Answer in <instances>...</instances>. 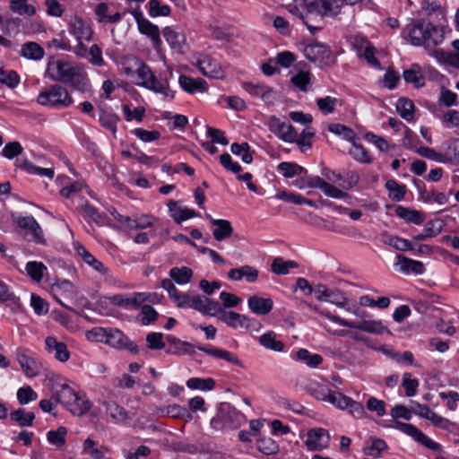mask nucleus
Instances as JSON below:
<instances>
[{
    "mask_svg": "<svg viewBox=\"0 0 459 459\" xmlns=\"http://www.w3.org/2000/svg\"><path fill=\"white\" fill-rule=\"evenodd\" d=\"M352 148L349 151V154L352 159L359 163L369 164L373 159L369 152L364 148L360 143H358L356 140L351 142Z\"/></svg>",
    "mask_w": 459,
    "mask_h": 459,
    "instance_id": "37998d69",
    "label": "nucleus"
},
{
    "mask_svg": "<svg viewBox=\"0 0 459 459\" xmlns=\"http://www.w3.org/2000/svg\"><path fill=\"white\" fill-rule=\"evenodd\" d=\"M403 77L406 82L412 83L417 89L425 85V78L421 73V67L418 64H412L411 68L404 70Z\"/></svg>",
    "mask_w": 459,
    "mask_h": 459,
    "instance_id": "473e14b6",
    "label": "nucleus"
},
{
    "mask_svg": "<svg viewBox=\"0 0 459 459\" xmlns=\"http://www.w3.org/2000/svg\"><path fill=\"white\" fill-rule=\"evenodd\" d=\"M443 160L459 165V138H450L442 143Z\"/></svg>",
    "mask_w": 459,
    "mask_h": 459,
    "instance_id": "a878e982",
    "label": "nucleus"
},
{
    "mask_svg": "<svg viewBox=\"0 0 459 459\" xmlns=\"http://www.w3.org/2000/svg\"><path fill=\"white\" fill-rule=\"evenodd\" d=\"M35 417L34 412H27L24 408H18L10 413L11 420L17 422L21 427H31Z\"/></svg>",
    "mask_w": 459,
    "mask_h": 459,
    "instance_id": "ea45409f",
    "label": "nucleus"
},
{
    "mask_svg": "<svg viewBox=\"0 0 459 459\" xmlns=\"http://www.w3.org/2000/svg\"><path fill=\"white\" fill-rule=\"evenodd\" d=\"M179 87L189 94H195L196 92L204 93L209 90L208 83L203 78H193L186 74H181L178 76Z\"/></svg>",
    "mask_w": 459,
    "mask_h": 459,
    "instance_id": "6ab92c4d",
    "label": "nucleus"
},
{
    "mask_svg": "<svg viewBox=\"0 0 459 459\" xmlns=\"http://www.w3.org/2000/svg\"><path fill=\"white\" fill-rule=\"evenodd\" d=\"M67 435V429L60 426L56 430H49L47 433V440L49 444L61 447L65 444V436Z\"/></svg>",
    "mask_w": 459,
    "mask_h": 459,
    "instance_id": "864d4df0",
    "label": "nucleus"
},
{
    "mask_svg": "<svg viewBox=\"0 0 459 459\" xmlns=\"http://www.w3.org/2000/svg\"><path fill=\"white\" fill-rule=\"evenodd\" d=\"M438 222V220H430L429 221L424 228L421 233L416 235L413 237V240L415 241H421L425 240L429 238L436 237L438 235L442 230V226L439 225L438 228H435V225Z\"/></svg>",
    "mask_w": 459,
    "mask_h": 459,
    "instance_id": "09e8293b",
    "label": "nucleus"
},
{
    "mask_svg": "<svg viewBox=\"0 0 459 459\" xmlns=\"http://www.w3.org/2000/svg\"><path fill=\"white\" fill-rule=\"evenodd\" d=\"M135 74L142 81L137 83L138 86L160 94L164 99L170 101L175 99L177 91L170 88L168 78H162L161 76L158 78L152 68L140 59L137 60Z\"/></svg>",
    "mask_w": 459,
    "mask_h": 459,
    "instance_id": "423d86ee",
    "label": "nucleus"
},
{
    "mask_svg": "<svg viewBox=\"0 0 459 459\" xmlns=\"http://www.w3.org/2000/svg\"><path fill=\"white\" fill-rule=\"evenodd\" d=\"M124 341H126V335L118 329H108L106 343L116 349H121Z\"/></svg>",
    "mask_w": 459,
    "mask_h": 459,
    "instance_id": "bf43d9fd",
    "label": "nucleus"
},
{
    "mask_svg": "<svg viewBox=\"0 0 459 459\" xmlns=\"http://www.w3.org/2000/svg\"><path fill=\"white\" fill-rule=\"evenodd\" d=\"M103 405L115 423H122L129 420L128 411L116 402H104Z\"/></svg>",
    "mask_w": 459,
    "mask_h": 459,
    "instance_id": "72a5a7b5",
    "label": "nucleus"
},
{
    "mask_svg": "<svg viewBox=\"0 0 459 459\" xmlns=\"http://www.w3.org/2000/svg\"><path fill=\"white\" fill-rule=\"evenodd\" d=\"M297 360L306 363L308 368H316L323 363V357L317 353H311L308 350L300 348L295 353Z\"/></svg>",
    "mask_w": 459,
    "mask_h": 459,
    "instance_id": "c9c22d12",
    "label": "nucleus"
},
{
    "mask_svg": "<svg viewBox=\"0 0 459 459\" xmlns=\"http://www.w3.org/2000/svg\"><path fill=\"white\" fill-rule=\"evenodd\" d=\"M277 170L286 178L295 176L307 175V169L302 166L290 161H282L278 164Z\"/></svg>",
    "mask_w": 459,
    "mask_h": 459,
    "instance_id": "e433bc0d",
    "label": "nucleus"
},
{
    "mask_svg": "<svg viewBox=\"0 0 459 459\" xmlns=\"http://www.w3.org/2000/svg\"><path fill=\"white\" fill-rule=\"evenodd\" d=\"M96 444L92 438H86L82 446L83 453L89 455L92 459H103L104 452L101 448L95 447Z\"/></svg>",
    "mask_w": 459,
    "mask_h": 459,
    "instance_id": "774afa93",
    "label": "nucleus"
},
{
    "mask_svg": "<svg viewBox=\"0 0 459 459\" xmlns=\"http://www.w3.org/2000/svg\"><path fill=\"white\" fill-rule=\"evenodd\" d=\"M140 316L141 324L149 325L158 319L159 314L151 305L142 304Z\"/></svg>",
    "mask_w": 459,
    "mask_h": 459,
    "instance_id": "052dcab7",
    "label": "nucleus"
},
{
    "mask_svg": "<svg viewBox=\"0 0 459 459\" xmlns=\"http://www.w3.org/2000/svg\"><path fill=\"white\" fill-rule=\"evenodd\" d=\"M45 50L37 42L28 41L22 46L21 56L27 59L40 60L44 57Z\"/></svg>",
    "mask_w": 459,
    "mask_h": 459,
    "instance_id": "f704fd0d",
    "label": "nucleus"
},
{
    "mask_svg": "<svg viewBox=\"0 0 459 459\" xmlns=\"http://www.w3.org/2000/svg\"><path fill=\"white\" fill-rule=\"evenodd\" d=\"M167 350L166 352L173 355H186L194 353V348L204 352L207 355L216 359H222L233 365L242 366L241 360L230 351L212 346L198 344L194 346L192 343L182 341L178 337L168 334L166 336Z\"/></svg>",
    "mask_w": 459,
    "mask_h": 459,
    "instance_id": "7ed1b4c3",
    "label": "nucleus"
},
{
    "mask_svg": "<svg viewBox=\"0 0 459 459\" xmlns=\"http://www.w3.org/2000/svg\"><path fill=\"white\" fill-rule=\"evenodd\" d=\"M241 86L250 96L260 98L267 105H273L277 100V92L267 84L244 82Z\"/></svg>",
    "mask_w": 459,
    "mask_h": 459,
    "instance_id": "ddd939ff",
    "label": "nucleus"
},
{
    "mask_svg": "<svg viewBox=\"0 0 459 459\" xmlns=\"http://www.w3.org/2000/svg\"><path fill=\"white\" fill-rule=\"evenodd\" d=\"M10 9L20 15L32 16L36 13L33 5L28 4V0H11Z\"/></svg>",
    "mask_w": 459,
    "mask_h": 459,
    "instance_id": "3c124183",
    "label": "nucleus"
},
{
    "mask_svg": "<svg viewBox=\"0 0 459 459\" xmlns=\"http://www.w3.org/2000/svg\"><path fill=\"white\" fill-rule=\"evenodd\" d=\"M137 28L141 34L145 35L151 39L154 48L160 47V30L156 24L146 19L145 21H142V23H140Z\"/></svg>",
    "mask_w": 459,
    "mask_h": 459,
    "instance_id": "cd10ccee",
    "label": "nucleus"
},
{
    "mask_svg": "<svg viewBox=\"0 0 459 459\" xmlns=\"http://www.w3.org/2000/svg\"><path fill=\"white\" fill-rule=\"evenodd\" d=\"M396 259L395 266H399L398 271L405 275H421L426 271L424 264L420 261L413 260L403 255H397Z\"/></svg>",
    "mask_w": 459,
    "mask_h": 459,
    "instance_id": "aec40b11",
    "label": "nucleus"
},
{
    "mask_svg": "<svg viewBox=\"0 0 459 459\" xmlns=\"http://www.w3.org/2000/svg\"><path fill=\"white\" fill-rule=\"evenodd\" d=\"M147 299L143 294L133 292L130 294H116L110 298L113 305L126 309H138Z\"/></svg>",
    "mask_w": 459,
    "mask_h": 459,
    "instance_id": "f3484780",
    "label": "nucleus"
},
{
    "mask_svg": "<svg viewBox=\"0 0 459 459\" xmlns=\"http://www.w3.org/2000/svg\"><path fill=\"white\" fill-rule=\"evenodd\" d=\"M0 303L4 304L13 311H17L22 307L19 297L11 290L10 286L0 280Z\"/></svg>",
    "mask_w": 459,
    "mask_h": 459,
    "instance_id": "bb28decb",
    "label": "nucleus"
},
{
    "mask_svg": "<svg viewBox=\"0 0 459 459\" xmlns=\"http://www.w3.org/2000/svg\"><path fill=\"white\" fill-rule=\"evenodd\" d=\"M221 303L199 294L192 296L190 308H193L204 316H215Z\"/></svg>",
    "mask_w": 459,
    "mask_h": 459,
    "instance_id": "dca6fc26",
    "label": "nucleus"
},
{
    "mask_svg": "<svg viewBox=\"0 0 459 459\" xmlns=\"http://www.w3.org/2000/svg\"><path fill=\"white\" fill-rule=\"evenodd\" d=\"M268 126L270 131L283 142L292 143L295 140L297 130L289 122L281 121L276 117H271Z\"/></svg>",
    "mask_w": 459,
    "mask_h": 459,
    "instance_id": "2eb2a0df",
    "label": "nucleus"
},
{
    "mask_svg": "<svg viewBox=\"0 0 459 459\" xmlns=\"http://www.w3.org/2000/svg\"><path fill=\"white\" fill-rule=\"evenodd\" d=\"M329 432L323 428H314L307 431L306 446L309 451H322L329 446Z\"/></svg>",
    "mask_w": 459,
    "mask_h": 459,
    "instance_id": "4468645a",
    "label": "nucleus"
},
{
    "mask_svg": "<svg viewBox=\"0 0 459 459\" xmlns=\"http://www.w3.org/2000/svg\"><path fill=\"white\" fill-rule=\"evenodd\" d=\"M246 420V416L230 403H221L216 415L211 420V426L216 429L225 427L237 429Z\"/></svg>",
    "mask_w": 459,
    "mask_h": 459,
    "instance_id": "0eeeda50",
    "label": "nucleus"
},
{
    "mask_svg": "<svg viewBox=\"0 0 459 459\" xmlns=\"http://www.w3.org/2000/svg\"><path fill=\"white\" fill-rule=\"evenodd\" d=\"M394 212L399 218L409 223L420 225L425 220V215L422 212L412 210L403 205H397Z\"/></svg>",
    "mask_w": 459,
    "mask_h": 459,
    "instance_id": "7c9ffc66",
    "label": "nucleus"
},
{
    "mask_svg": "<svg viewBox=\"0 0 459 459\" xmlns=\"http://www.w3.org/2000/svg\"><path fill=\"white\" fill-rule=\"evenodd\" d=\"M186 385L189 389L207 392L214 389L216 382L212 377H190L187 379Z\"/></svg>",
    "mask_w": 459,
    "mask_h": 459,
    "instance_id": "c03bdc74",
    "label": "nucleus"
},
{
    "mask_svg": "<svg viewBox=\"0 0 459 459\" xmlns=\"http://www.w3.org/2000/svg\"><path fill=\"white\" fill-rule=\"evenodd\" d=\"M385 244L393 247L394 248L399 251H412L414 250V247L412 244L406 238H400L397 236H387L385 240Z\"/></svg>",
    "mask_w": 459,
    "mask_h": 459,
    "instance_id": "4d7b16f0",
    "label": "nucleus"
},
{
    "mask_svg": "<svg viewBox=\"0 0 459 459\" xmlns=\"http://www.w3.org/2000/svg\"><path fill=\"white\" fill-rule=\"evenodd\" d=\"M12 221L17 228L28 230L31 236L30 240L32 242L37 245H47V239L44 237L43 230L32 215L23 216L22 214L13 213Z\"/></svg>",
    "mask_w": 459,
    "mask_h": 459,
    "instance_id": "9d476101",
    "label": "nucleus"
},
{
    "mask_svg": "<svg viewBox=\"0 0 459 459\" xmlns=\"http://www.w3.org/2000/svg\"><path fill=\"white\" fill-rule=\"evenodd\" d=\"M394 420V428L412 437L416 442L421 444L425 447L438 453H444L441 444L434 441L420 429L411 423L402 422L398 419L410 420L412 417V408L408 409L403 404H396L394 406L390 412Z\"/></svg>",
    "mask_w": 459,
    "mask_h": 459,
    "instance_id": "20e7f679",
    "label": "nucleus"
},
{
    "mask_svg": "<svg viewBox=\"0 0 459 459\" xmlns=\"http://www.w3.org/2000/svg\"><path fill=\"white\" fill-rule=\"evenodd\" d=\"M162 35L169 47L176 52L183 53L186 46V36L177 28L167 26L162 30Z\"/></svg>",
    "mask_w": 459,
    "mask_h": 459,
    "instance_id": "412c9836",
    "label": "nucleus"
},
{
    "mask_svg": "<svg viewBox=\"0 0 459 459\" xmlns=\"http://www.w3.org/2000/svg\"><path fill=\"white\" fill-rule=\"evenodd\" d=\"M327 318L332 322L344 327H348L351 329H357L362 332L376 333V334H383L385 333H390L387 326L384 325L381 321L376 320H361L359 322L353 320H348L342 318L338 316L326 315Z\"/></svg>",
    "mask_w": 459,
    "mask_h": 459,
    "instance_id": "6e6552de",
    "label": "nucleus"
},
{
    "mask_svg": "<svg viewBox=\"0 0 459 459\" xmlns=\"http://www.w3.org/2000/svg\"><path fill=\"white\" fill-rule=\"evenodd\" d=\"M162 413L166 415L176 418V419H191L192 415L189 411L178 404L169 405L166 408L162 409Z\"/></svg>",
    "mask_w": 459,
    "mask_h": 459,
    "instance_id": "13d9d810",
    "label": "nucleus"
},
{
    "mask_svg": "<svg viewBox=\"0 0 459 459\" xmlns=\"http://www.w3.org/2000/svg\"><path fill=\"white\" fill-rule=\"evenodd\" d=\"M305 57L319 66L329 65L334 61V56L330 47L325 43L313 40L303 48Z\"/></svg>",
    "mask_w": 459,
    "mask_h": 459,
    "instance_id": "1a4fd4ad",
    "label": "nucleus"
},
{
    "mask_svg": "<svg viewBox=\"0 0 459 459\" xmlns=\"http://www.w3.org/2000/svg\"><path fill=\"white\" fill-rule=\"evenodd\" d=\"M247 306L252 313L265 316L272 311L273 301L270 298H262L257 295H253L248 298Z\"/></svg>",
    "mask_w": 459,
    "mask_h": 459,
    "instance_id": "393cba45",
    "label": "nucleus"
},
{
    "mask_svg": "<svg viewBox=\"0 0 459 459\" xmlns=\"http://www.w3.org/2000/svg\"><path fill=\"white\" fill-rule=\"evenodd\" d=\"M30 306L34 313L38 316H43L48 313V303L35 293H31L30 295Z\"/></svg>",
    "mask_w": 459,
    "mask_h": 459,
    "instance_id": "69168bd1",
    "label": "nucleus"
},
{
    "mask_svg": "<svg viewBox=\"0 0 459 459\" xmlns=\"http://www.w3.org/2000/svg\"><path fill=\"white\" fill-rule=\"evenodd\" d=\"M17 361L26 377H34L39 374V368L33 358L26 354H19Z\"/></svg>",
    "mask_w": 459,
    "mask_h": 459,
    "instance_id": "a18cd8bd",
    "label": "nucleus"
},
{
    "mask_svg": "<svg viewBox=\"0 0 459 459\" xmlns=\"http://www.w3.org/2000/svg\"><path fill=\"white\" fill-rule=\"evenodd\" d=\"M256 446L261 453L266 455H275L279 451L278 443L269 437L259 438L256 442Z\"/></svg>",
    "mask_w": 459,
    "mask_h": 459,
    "instance_id": "8fccbe9b",
    "label": "nucleus"
},
{
    "mask_svg": "<svg viewBox=\"0 0 459 459\" xmlns=\"http://www.w3.org/2000/svg\"><path fill=\"white\" fill-rule=\"evenodd\" d=\"M21 78L14 70L0 69V83L10 89H15L20 83Z\"/></svg>",
    "mask_w": 459,
    "mask_h": 459,
    "instance_id": "5fc2aeb1",
    "label": "nucleus"
},
{
    "mask_svg": "<svg viewBox=\"0 0 459 459\" xmlns=\"http://www.w3.org/2000/svg\"><path fill=\"white\" fill-rule=\"evenodd\" d=\"M402 385L405 390V395L411 397L416 394L420 383L417 378H412L411 374L407 372L403 376Z\"/></svg>",
    "mask_w": 459,
    "mask_h": 459,
    "instance_id": "338daca9",
    "label": "nucleus"
},
{
    "mask_svg": "<svg viewBox=\"0 0 459 459\" xmlns=\"http://www.w3.org/2000/svg\"><path fill=\"white\" fill-rule=\"evenodd\" d=\"M46 350L55 354V359L60 362H66L70 358V352L65 342H58L56 337L48 336L45 339Z\"/></svg>",
    "mask_w": 459,
    "mask_h": 459,
    "instance_id": "b1692460",
    "label": "nucleus"
},
{
    "mask_svg": "<svg viewBox=\"0 0 459 459\" xmlns=\"http://www.w3.org/2000/svg\"><path fill=\"white\" fill-rule=\"evenodd\" d=\"M276 337L277 334L275 332L270 330L260 335L258 342L259 344L266 350L275 352H282L284 351L285 345L281 340H277Z\"/></svg>",
    "mask_w": 459,
    "mask_h": 459,
    "instance_id": "c756f323",
    "label": "nucleus"
},
{
    "mask_svg": "<svg viewBox=\"0 0 459 459\" xmlns=\"http://www.w3.org/2000/svg\"><path fill=\"white\" fill-rule=\"evenodd\" d=\"M23 152V148L22 144L18 141H13L10 143H7L4 147L3 148L1 154L8 159L13 160L14 158H17L19 155H21Z\"/></svg>",
    "mask_w": 459,
    "mask_h": 459,
    "instance_id": "0e129e2a",
    "label": "nucleus"
},
{
    "mask_svg": "<svg viewBox=\"0 0 459 459\" xmlns=\"http://www.w3.org/2000/svg\"><path fill=\"white\" fill-rule=\"evenodd\" d=\"M52 398L74 416L86 414L92 406L83 392L75 390L68 384H62Z\"/></svg>",
    "mask_w": 459,
    "mask_h": 459,
    "instance_id": "39448f33",
    "label": "nucleus"
},
{
    "mask_svg": "<svg viewBox=\"0 0 459 459\" xmlns=\"http://www.w3.org/2000/svg\"><path fill=\"white\" fill-rule=\"evenodd\" d=\"M401 38L414 47H436L444 39L443 29L425 18H411L401 30Z\"/></svg>",
    "mask_w": 459,
    "mask_h": 459,
    "instance_id": "f03ea898",
    "label": "nucleus"
},
{
    "mask_svg": "<svg viewBox=\"0 0 459 459\" xmlns=\"http://www.w3.org/2000/svg\"><path fill=\"white\" fill-rule=\"evenodd\" d=\"M333 5L332 0H300V6L307 19L314 14L321 19L327 15L334 16Z\"/></svg>",
    "mask_w": 459,
    "mask_h": 459,
    "instance_id": "f8f14e48",
    "label": "nucleus"
},
{
    "mask_svg": "<svg viewBox=\"0 0 459 459\" xmlns=\"http://www.w3.org/2000/svg\"><path fill=\"white\" fill-rule=\"evenodd\" d=\"M297 262L292 260H284L282 257H275L271 264V271L277 275H286L290 269L298 268Z\"/></svg>",
    "mask_w": 459,
    "mask_h": 459,
    "instance_id": "a19ab883",
    "label": "nucleus"
},
{
    "mask_svg": "<svg viewBox=\"0 0 459 459\" xmlns=\"http://www.w3.org/2000/svg\"><path fill=\"white\" fill-rule=\"evenodd\" d=\"M396 110L403 119L411 122L414 117L415 106L411 100L401 97L397 100Z\"/></svg>",
    "mask_w": 459,
    "mask_h": 459,
    "instance_id": "58836bf2",
    "label": "nucleus"
},
{
    "mask_svg": "<svg viewBox=\"0 0 459 459\" xmlns=\"http://www.w3.org/2000/svg\"><path fill=\"white\" fill-rule=\"evenodd\" d=\"M386 449L387 445L385 441L381 438H376L370 446L363 448V453L368 456L379 457L381 453Z\"/></svg>",
    "mask_w": 459,
    "mask_h": 459,
    "instance_id": "680f3d73",
    "label": "nucleus"
},
{
    "mask_svg": "<svg viewBox=\"0 0 459 459\" xmlns=\"http://www.w3.org/2000/svg\"><path fill=\"white\" fill-rule=\"evenodd\" d=\"M25 271L33 281L40 282L48 268L42 262L29 261L25 264Z\"/></svg>",
    "mask_w": 459,
    "mask_h": 459,
    "instance_id": "4c0bfd02",
    "label": "nucleus"
},
{
    "mask_svg": "<svg viewBox=\"0 0 459 459\" xmlns=\"http://www.w3.org/2000/svg\"><path fill=\"white\" fill-rule=\"evenodd\" d=\"M311 81V74L309 72L299 71L297 74L293 75L290 79L291 83L299 88L301 91H307V86Z\"/></svg>",
    "mask_w": 459,
    "mask_h": 459,
    "instance_id": "e2e57ef3",
    "label": "nucleus"
},
{
    "mask_svg": "<svg viewBox=\"0 0 459 459\" xmlns=\"http://www.w3.org/2000/svg\"><path fill=\"white\" fill-rule=\"evenodd\" d=\"M328 130L334 134L342 135L343 139L350 143L354 142V140L357 139L355 132L351 128L342 124H332L329 126Z\"/></svg>",
    "mask_w": 459,
    "mask_h": 459,
    "instance_id": "6e6d98bb",
    "label": "nucleus"
},
{
    "mask_svg": "<svg viewBox=\"0 0 459 459\" xmlns=\"http://www.w3.org/2000/svg\"><path fill=\"white\" fill-rule=\"evenodd\" d=\"M120 117L112 110L104 108L100 109L99 122L102 127L110 131L114 135L117 130V123L120 121Z\"/></svg>",
    "mask_w": 459,
    "mask_h": 459,
    "instance_id": "2f4dec72",
    "label": "nucleus"
},
{
    "mask_svg": "<svg viewBox=\"0 0 459 459\" xmlns=\"http://www.w3.org/2000/svg\"><path fill=\"white\" fill-rule=\"evenodd\" d=\"M38 393L30 385H23L17 390L16 397L21 405L28 404L38 399Z\"/></svg>",
    "mask_w": 459,
    "mask_h": 459,
    "instance_id": "603ef678",
    "label": "nucleus"
},
{
    "mask_svg": "<svg viewBox=\"0 0 459 459\" xmlns=\"http://www.w3.org/2000/svg\"><path fill=\"white\" fill-rule=\"evenodd\" d=\"M168 208L171 217L178 224L198 215V213L194 209L187 207H178L177 202L174 200L169 201Z\"/></svg>",
    "mask_w": 459,
    "mask_h": 459,
    "instance_id": "c85d7f7f",
    "label": "nucleus"
},
{
    "mask_svg": "<svg viewBox=\"0 0 459 459\" xmlns=\"http://www.w3.org/2000/svg\"><path fill=\"white\" fill-rule=\"evenodd\" d=\"M68 31L77 40L91 41L92 39L93 30L91 25L82 17L74 16L71 19Z\"/></svg>",
    "mask_w": 459,
    "mask_h": 459,
    "instance_id": "a211bd4d",
    "label": "nucleus"
},
{
    "mask_svg": "<svg viewBox=\"0 0 459 459\" xmlns=\"http://www.w3.org/2000/svg\"><path fill=\"white\" fill-rule=\"evenodd\" d=\"M148 14L152 17H166L171 13L169 5L163 4L160 0H149L147 3Z\"/></svg>",
    "mask_w": 459,
    "mask_h": 459,
    "instance_id": "49530a36",
    "label": "nucleus"
},
{
    "mask_svg": "<svg viewBox=\"0 0 459 459\" xmlns=\"http://www.w3.org/2000/svg\"><path fill=\"white\" fill-rule=\"evenodd\" d=\"M49 78L58 83L51 84L41 91L37 102L44 107L63 109L71 107L74 100L66 87L81 94L92 92V85L84 65L73 64L65 59L52 57L48 62Z\"/></svg>",
    "mask_w": 459,
    "mask_h": 459,
    "instance_id": "f257e3e1",
    "label": "nucleus"
},
{
    "mask_svg": "<svg viewBox=\"0 0 459 459\" xmlns=\"http://www.w3.org/2000/svg\"><path fill=\"white\" fill-rule=\"evenodd\" d=\"M194 65L206 77L216 80H221L225 77V72L220 62L209 55H199Z\"/></svg>",
    "mask_w": 459,
    "mask_h": 459,
    "instance_id": "9b49d317",
    "label": "nucleus"
},
{
    "mask_svg": "<svg viewBox=\"0 0 459 459\" xmlns=\"http://www.w3.org/2000/svg\"><path fill=\"white\" fill-rule=\"evenodd\" d=\"M385 187L389 192V197L395 202L403 201L405 197L407 187L403 184H399L395 179H388Z\"/></svg>",
    "mask_w": 459,
    "mask_h": 459,
    "instance_id": "79ce46f5",
    "label": "nucleus"
},
{
    "mask_svg": "<svg viewBox=\"0 0 459 459\" xmlns=\"http://www.w3.org/2000/svg\"><path fill=\"white\" fill-rule=\"evenodd\" d=\"M210 223L214 227L212 230V235L215 240L222 241L230 238L234 230L231 222L224 219H214L210 214H206Z\"/></svg>",
    "mask_w": 459,
    "mask_h": 459,
    "instance_id": "5701e85b",
    "label": "nucleus"
},
{
    "mask_svg": "<svg viewBox=\"0 0 459 459\" xmlns=\"http://www.w3.org/2000/svg\"><path fill=\"white\" fill-rule=\"evenodd\" d=\"M169 276L178 284L183 285L190 282L193 276V271L186 266L172 267L169 270Z\"/></svg>",
    "mask_w": 459,
    "mask_h": 459,
    "instance_id": "de8ad7c7",
    "label": "nucleus"
},
{
    "mask_svg": "<svg viewBox=\"0 0 459 459\" xmlns=\"http://www.w3.org/2000/svg\"><path fill=\"white\" fill-rule=\"evenodd\" d=\"M215 316L219 321L233 329L243 328L245 324L244 320L246 319V315L239 314L232 310H226L221 307V305L220 306Z\"/></svg>",
    "mask_w": 459,
    "mask_h": 459,
    "instance_id": "4be33fe9",
    "label": "nucleus"
}]
</instances>
